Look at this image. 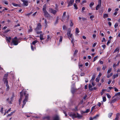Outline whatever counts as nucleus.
<instances>
[{
  "label": "nucleus",
  "instance_id": "14",
  "mask_svg": "<svg viewBox=\"0 0 120 120\" xmlns=\"http://www.w3.org/2000/svg\"><path fill=\"white\" fill-rule=\"evenodd\" d=\"M28 95H29L28 94H26L25 96V98L24 100L27 101L28 99Z\"/></svg>",
  "mask_w": 120,
  "mask_h": 120
},
{
  "label": "nucleus",
  "instance_id": "11",
  "mask_svg": "<svg viewBox=\"0 0 120 120\" xmlns=\"http://www.w3.org/2000/svg\"><path fill=\"white\" fill-rule=\"evenodd\" d=\"M74 0H70V1L68 3V6H69L72 5L73 4L74 2Z\"/></svg>",
  "mask_w": 120,
  "mask_h": 120
},
{
  "label": "nucleus",
  "instance_id": "10",
  "mask_svg": "<svg viewBox=\"0 0 120 120\" xmlns=\"http://www.w3.org/2000/svg\"><path fill=\"white\" fill-rule=\"evenodd\" d=\"M26 91H24L23 90H22V91L20 92V96H21V95H22V98L24 95H25L26 94Z\"/></svg>",
  "mask_w": 120,
  "mask_h": 120
},
{
  "label": "nucleus",
  "instance_id": "32",
  "mask_svg": "<svg viewBox=\"0 0 120 120\" xmlns=\"http://www.w3.org/2000/svg\"><path fill=\"white\" fill-rule=\"evenodd\" d=\"M76 31L75 33H78L79 32V29L77 28H76L75 29Z\"/></svg>",
  "mask_w": 120,
  "mask_h": 120
},
{
  "label": "nucleus",
  "instance_id": "56",
  "mask_svg": "<svg viewBox=\"0 0 120 120\" xmlns=\"http://www.w3.org/2000/svg\"><path fill=\"white\" fill-rule=\"evenodd\" d=\"M76 91L77 90H71V92L73 94H74L75 93Z\"/></svg>",
  "mask_w": 120,
  "mask_h": 120
},
{
  "label": "nucleus",
  "instance_id": "2",
  "mask_svg": "<svg viewBox=\"0 0 120 120\" xmlns=\"http://www.w3.org/2000/svg\"><path fill=\"white\" fill-rule=\"evenodd\" d=\"M46 4H44L43 7V11L44 13V15L45 17H50V15L46 10Z\"/></svg>",
  "mask_w": 120,
  "mask_h": 120
},
{
  "label": "nucleus",
  "instance_id": "34",
  "mask_svg": "<svg viewBox=\"0 0 120 120\" xmlns=\"http://www.w3.org/2000/svg\"><path fill=\"white\" fill-rule=\"evenodd\" d=\"M112 75H113V73H111L110 74V75L109 74V75H108L107 76V78H109L110 77L112 76Z\"/></svg>",
  "mask_w": 120,
  "mask_h": 120
},
{
  "label": "nucleus",
  "instance_id": "38",
  "mask_svg": "<svg viewBox=\"0 0 120 120\" xmlns=\"http://www.w3.org/2000/svg\"><path fill=\"white\" fill-rule=\"evenodd\" d=\"M9 98H8L7 99V101H8V102L9 103V104H11L12 103V102H11V101H8L9 100Z\"/></svg>",
  "mask_w": 120,
  "mask_h": 120
},
{
  "label": "nucleus",
  "instance_id": "18",
  "mask_svg": "<svg viewBox=\"0 0 120 120\" xmlns=\"http://www.w3.org/2000/svg\"><path fill=\"white\" fill-rule=\"evenodd\" d=\"M53 120H60L58 116H56L54 117Z\"/></svg>",
  "mask_w": 120,
  "mask_h": 120
},
{
  "label": "nucleus",
  "instance_id": "28",
  "mask_svg": "<svg viewBox=\"0 0 120 120\" xmlns=\"http://www.w3.org/2000/svg\"><path fill=\"white\" fill-rule=\"evenodd\" d=\"M29 28L30 29L29 30V32H31L32 31V29L31 26L30 25L29 26Z\"/></svg>",
  "mask_w": 120,
  "mask_h": 120
},
{
  "label": "nucleus",
  "instance_id": "59",
  "mask_svg": "<svg viewBox=\"0 0 120 120\" xmlns=\"http://www.w3.org/2000/svg\"><path fill=\"white\" fill-rule=\"evenodd\" d=\"M96 81L97 82H99V78H97L96 79Z\"/></svg>",
  "mask_w": 120,
  "mask_h": 120
},
{
  "label": "nucleus",
  "instance_id": "27",
  "mask_svg": "<svg viewBox=\"0 0 120 120\" xmlns=\"http://www.w3.org/2000/svg\"><path fill=\"white\" fill-rule=\"evenodd\" d=\"M0 108H1V109L0 110V112L2 113H3V107H1V106L0 105Z\"/></svg>",
  "mask_w": 120,
  "mask_h": 120
},
{
  "label": "nucleus",
  "instance_id": "24",
  "mask_svg": "<svg viewBox=\"0 0 120 120\" xmlns=\"http://www.w3.org/2000/svg\"><path fill=\"white\" fill-rule=\"evenodd\" d=\"M15 97V95L14 93H12V94L11 97V101H12L13 100V98Z\"/></svg>",
  "mask_w": 120,
  "mask_h": 120
},
{
  "label": "nucleus",
  "instance_id": "43",
  "mask_svg": "<svg viewBox=\"0 0 120 120\" xmlns=\"http://www.w3.org/2000/svg\"><path fill=\"white\" fill-rule=\"evenodd\" d=\"M98 56H96L94 58L93 62L95 61L97 59Z\"/></svg>",
  "mask_w": 120,
  "mask_h": 120
},
{
  "label": "nucleus",
  "instance_id": "52",
  "mask_svg": "<svg viewBox=\"0 0 120 120\" xmlns=\"http://www.w3.org/2000/svg\"><path fill=\"white\" fill-rule=\"evenodd\" d=\"M106 67L105 66L103 65V68H102V69L104 70H105V68H106Z\"/></svg>",
  "mask_w": 120,
  "mask_h": 120
},
{
  "label": "nucleus",
  "instance_id": "23",
  "mask_svg": "<svg viewBox=\"0 0 120 120\" xmlns=\"http://www.w3.org/2000/svg\"><path fill=\"white\" fill-rule=\"evenodd\" d=\"M101 6V5L98 4L96 7V10H98L99 8Z\"/></svg>",
  "mask_w": 120,
  "mask_h": 120
},
{
  "label": "nucleus",
  "instance_id": "33",
  "mask_svg": "<svg viewBox=\"0 0 120 120\" xmlns=\"http://www.w3.org/2000/svg\"><path fill=\"white\" fill-rule=\"evenodd\" d=\"M50 117L49 116H46L44 117V119H46L48 120H49Z\"/></svg>",
  "mask_w": 120,
  "mask_h": 120
},
{
  "label": "nucleus",
  "instance_id": "4",
  "mask_svg": "<svg viewBox=\"0 0 120 120\" xmlns=\"http://www.w3.org/2000/svg\"><path fill=\"white\" fill-rule=\"evenodd\" d=\"M41 26L40 23L37 24L36 28L35 29V31L37 33V34H40L42 33L41 31H38V30L41 29Z\"/></svg>",
  "mask_w": 120,
  "mask_h": 120
},
{
  "label": "nucleus",
  "instance_id": "49",
  "mask_svg": "<svg viewBox=\"0 0 120 120\" xmlns=\"http://www.w3.org/2000/svg\"><path fill=\"white\" fill-rule=\"evenodd\" d=\"M12 4L15 6H18L19 4H15L14 3H12Z\"/></svg>",
  "mask_w": 120,
  "mask_h": 120
},
{
  "label": "nucleus",
  "instance_id": "6",
  "mask_svg": "<svg viewBox=\"0 0 120 120\" xmlns=\"http://www.w3.org/2000/svg\"><path fill=\"white\" fill-rule=\"evenodd\" d=\"M114 96H113L112 98V100L110 101V103H114L115 102L118 100L116 98H114L115 97Z\"/></svg>",
  "mask_w": 120,
  "mask_h": 120
},
{
  "label": "nucleus",
  "instance_id": "50",
  "mask_svg": "<svg viewBox=\"0 0 120 120\" xmlns=\"http://www.w3.org/2000/svg\"><path fill=\"white\" fill-rule=\"evenodd\" d=\"M118 23L117 22L114 25V27L115 28H116L118 26Z\"/></svg>",
  "mask_w": 120,
  "mask_h": 120
},
{
  "label": "nucleus",
  "instance_id": "19",
  "mask_svg": "<svg viewBox=\"0 0 120 120\" xmlns=\"http://www.w3.org/2000/svg\"><path fill=\"white\" fill-rule=\"evenodd\" d=\"M22 95H21V96L19 100V105H20L21 104V101L22 100Z\"/></svg>",
  "mask_w": 120,
  "mask_h": 120
},
{
  "label": "nucleus",
  "instance_id": "35",
  "mask_svg": "<svg viewBox=\"0 0 120 120\" xmlns=\"http://www.w3.org/2000/svg\"><path fill=\"white\" fill-rule=\"evenodd\" d=\"M107 97L109 99L111 98V96L108 93H107L106 94Z\"/></svg>",
  "mask_w": 120,
  "mask_h": 120
},
{
  "label": "nucleus",
  "instance_id": "29",
  "mask_svg": "<svg viewBox=\"0 0 120 120\" xmlns=\"http://www.w3.org/2000/svg\"><path fill=\"white\" fill-rule=\"evenodd\" d=\"M113 113H110L108 114V117L109 118H110L112 115Z\"/></svg>",
  "mask_w": 120,
  "mask_h": 120
},
{
  "label": "nucleus",
  "instance_id": "57",
  "mask_svg": "<svg viewBox=\"0 0 120 120\" xmlns=\"http://www.w3.org/2000/svg\"><path fill=\"white\" fill-rule=\"evenodd\" d=\"M98 4L101 5V0H99L98 1Z\"/></svg>",
  "mask_w": 120,
  "mask_h": 120
},
{
  "label": "nucleus",
  "instance_id": "40",
  "mask_svg": "<svg viewBox=\"0 0 120 120\" xmlns=\"http://www.w3.org/2000/svg\"><path fill=\"white\" fill-rule=\"evenodd\" d=\"M38 42L37 41H33L32 43L33 45H34L35 44Z\"/></svg>",
  "mask_w": 120,
  "mask_h": 120
},
{
  "label": "nucleus",
  "instance_id": "36",
  "mask_svg": "<svg viewBox=\"0 0 120 120\" xmlns=\"http://www.w3.org/2000/svg\"><path fill=\"white\" fill-rule=\"evenodd\" d=\"M119 48H117L114 51V53L115 52H116L117 51H118L119 52Z\"/></svg>",
  "mask_w": 120,
  "mask_h": 120
},
{
  "label": "nucleus",
  "instance_id": "42",
  "mask_svg": "<svg viewBox=\"0 0 120 120\" xmlns=\"http://www.w3.org/2000/svg\"><path fill=\"white\" fill-rule=\"evenodd\" d=\"M106 99L105 97H104L103 98V100L104 102H105L106 101Z\"/></svg>",
  "mask_w": 120,
  "mask_h": 120
},
{
  "label": "nucleus",
  "instance_id": "47",
  "mask_svg": "<svg viewBox=\"0 0 120 120\" xmlns=\"http://www.w3.org/2000/svg\"><path fill=\"white\" fill-rule=\"evenodd\" d=\"M63 38V37L62 36H61L60 37V38L59 40V41L60 42H61L62 41Z\"/></svg>",
  "mask_w": 120,
  "mask_h": 120
},
{
  "label": "nucleus",
  "instance_id": "9",
  "mask_svg": "<svg viewBox=\"0 0 120 120\" xmlns=\"http://www.w3.org/2000/svg\"><path fill=\"white\" fill-rule=\"evenodd\" d=\"M21 1L23 2L24 5L27 6L28 5V1H25L24 0H21Z\"/></svg>",
  "mask_w": 120,
  "mask_h": 120
},
{
  "label": "nucleus",
  "instance_id": "31",
  "mask_svg": "<svg viewBox=\"0 0 120 120\" xmlns=\"http://www.w3.org/2000/svg\"><path fill=\"white\" fill-rule=\"evenodd\" d=\"M94 3L93 2H91L90 4V8L92 7V6H93L94 5Z\"/></svg>",
  "mask_w": 120,
  "mask_h": 120
},
{
  "label": "nucleus",
  "instance_id": "55",
  "mask_svg": "<svg viewBox=\"0 0 120 120\" xmlns=\"http://www.w3.org/2000/svg\"><path fill=\"white\" fill-rule=\"evenodd\" d=\"M10 30V29H8V30H7L5 31L4 32V33H7Z\"/></svg>",
  "mask_w": 120,
  "mask_h": 120
},
{
  "label": "nucleus",
  "instance_id": "61",
  "mask_svg": "<svg viewBox=\"0 0 120 120\" xmlns=\"http://www.w3.org/2000/svg\"><path fill=\"white\" fill-rule=\"evenodd\" d=\"M94 17V16L93 15H91L90 17V19H91L93 18Z\"/></svg>",
  "mask_w": 120,
  "mask_h": 120
},
{
  "label": "nucleus",
  "instance_id": "7",
  "mask_svg": "<svg viewBox=\"0 0 120 120\" xmlns=\"http://www.w3.org/2000/svg\"><path fill=\"white\" fill-rule=\"evenodd\" d=\"M69 115L71 116L73 118H76V115L75 113H71L69 114Z\"/></svg>",
  "mask_w": 120,
  "mask_h": 120
},
{
  "label": "nucleus",
  "instance_id": "20",
  "mask_svg": "<svg viewBox=\"0 0 120 120\" xmlns=\"http://www.w3.org/2000/svg\"><path fill=\"white\" fill-rule=\"evenodd\" d=\"M108 88L110 90H111V89H114V90H117V88L115 87H108Z\"/></svg>",
  "mask_w": 120,
  "mask_h": 120
},
{
  "label": "nucleus",
  "instance_id": "64",
  "mask_svg": "<svg viewBox=\"0 0 120 120\" xmlns=\"http://www.w3.org/2000/svg\"><path fill=\"white\" fill-rule=\"evenodd\" d=\"M75 1L76 3H79L80 2V0H76Z\"/></svg>",
  "mask_w": 120,
  "mask_h": 120
},
{
  "label": "nucleus",
  "instance_id": "1",
  "mask_svg": "<svg viewBox=\"0 0 120 120\" xmlns=\"http://www.w3.org/2000/svg\"><path fill=\"white\" fill-rule=\"evenodd\" d=\"M8 75V73L5 74L4 76L3 79V81L4 82V83L5 84L6 86L7 87V90H8L9 89V87L8 84V82L7 80Z\"/></svg>",
  "mask_w": 120,
  "mask_h": 120
},
{
  "label": "nucleus",
  "instance_id": "17",
  "mask_svg": "<svg viewBox=\"0 0 120 120\" xmlns=\"http://www.w3.org/2000/svg\"><path fill=\"white\" fill-rule=\"evenodd\" d=\"M114 96L115 97L116 96H118L119 97L118 98V99H120V92L116 93Z\"/></svg>",
  "mask_w": 120,
  "mask_h": 120
},
{
  "label": "nucleus",
  "instance_id": "46",
  "mask_svg": "<svg viewBox=\"0 0 120 120\" xmlns=\"http://www.w3.org/2000/svg\"><path fill=\"white\" fill-rule=\"evenodd\" d=\"M74 7L75 9H78V8L76 4H74Z\"/></svg>",
  "mask_w": 120,
  "mask_h": 120
},
{
  "label": "nucleus",
  "instance_id": "44",
  "mask_svg": "<svg viewBox=\"0 0 120 120\" xmlns=\"http://www.w3.org/2000/svg\"><path fill=\"white\" fill-rule=\"evenodd\" d=\"M111 71H112V69L111 68H110L108 70V71H107V73L108 74Z\"/></svg>",
  "mask_w": 120,
  "mask_h": 120
},
{
  "label": "nucleus",
  "instance_id": "13",
  "mask_svg": "<svg viewBox=\"0 0 120 120\" xmlns=\"http://www.w3.org/2000/svg\"><path fill=\"white\" fill-rule=\"evenodd\" d=\"M6 41L9 43H10L11 39V38L10 37H6Z\"/></svg>",
  "mask_w": 120,
  "mask_h": 120
},
{
  "label": "nucleus",
  "instance_id": "12",
  "mask_svg": "<svg viewBox=\"0 0 120 120\" xmlns=\"http://www.w3.org/2000/svg\"><path fill=\"white\" fill-rule=\"evenodd\" d=\"M120 115V114L119 113H117L116 114V118L114 120H118Z\"/></svg>",
  "mask_w": 120,
  "mask_h": 120
},
{
  "label": "nucleus",
  "instance_id": "41",
  "mask_svg": "<svg viewBox=\"0 0 120 120\" xmlns=\"http://www.w3.org/2000/svg\"><path fill=\"white\" fill-rule=\"evenodd\" d=\"M90 109H86V111L84 112V113H87L88 112L90 111Z\"/></svg>",
  "mask_w": 120,
  "mask_h": 120
},
{
  "label": "nucleus",
  "instance_id": "37",
  "mask_svg": "<svg viewBox=\"0 0 120 120\" xmlns=\"http://www.w3.org/2000/svg\"><path fill=\"white\" fill-rule=\"evenodd\" d=\"M70 25L71 26H72L73 25V23L72 22V20H70Z\"/></svg>",
  "mask_w": 120,
  "mask_h": 120
},
{
  "label": "nucleus",
  "instance_id": "39",
  "mask_svg": "<svg viewBox=\"0 0 120 120\" xmlns=\"http://www.w3.org/2000/svg\"><path fill=\"white\" fill-rule=\"evenodd\" d=\"M66 12H64L63 16V19H64L65 15H66Z\"/></svg>",
  "mask_w": 120,
  "mask_h": 120
},
{
  "label": "nucleus",
  "instance_id": "54",
  "mask_svg": "<svg viewBox=\"0 0 120 120\" xmlns=\"http://www.w3.org/2000/svg\"><path fill=\"white\" fill-rule=\"evenodd\" d=\"M58 19H59L58 17H57V19H56V21L55 22V24H57L58 23Z\"/></svg>",
  "mask_w": 120,
  "mask_h": 120
},
{
  "label": "nucleus",
  "instance_id": "21",
  "mask_svg": "<svg viewBox=\"0 0 120 120\" xmlns=\"http://www.w3.org/2000/svg\"><path fill=\"white\" fill-rule=\"evenodd\" d=\"M82 117V116L81 115H79L78 113H77L76 117V118H80Z\"/></svg>",
  "mask_w": 120,
  "mask_h": 120
},
{
  "label": "nucleus",
  "instance_id": "45",
  "mask_svg": "<svg viewBox=\"0 0 120 120\" xmlns=\"http://www.w3.org/2000/svg\"><path fill=\"white\" fill-rule=\"evenodd\" d=\"M78 52V50H75V51L74 53V56H75L76 53Z\"/></svg>",
  "mask_w": 120,
  "mask_h": 120
},
{
  "label": "nucleus",
  "instance_id": "58",
  "mask_svg": "<svg viewBox=\"0 0 120 120\" xmlns=\"http://www.w3.org/2000/svg\"><path fill=\"white\" fill-rule=\"evenodd\" d=\"M26 101L23 100V104L25 105L26 103Z\"/></svg>",
  "mask_w": 120,
  "mask_h": 120
},
{
  "label": "nucleus",
  "instance_id": "26",
  "mask_svg": "<svg viewBox=\"0 0 120 120\" xmlns=\"http://www.w3.org/2000/svg\"><path fill=\"white\" fill-rule=\"evenodd\" d=\"M118 73L116 75H114L112 76L113 78L114 79H115L116 77H117L118 76Z\"/></svg>",
  "mask_w": 120,
  "mask_h": 120
},
{
  "label": "nucleus",
  "instance_id": "60",
  "mask_svg": "<svg viewBox=\"0 0 120 120\" xmlns=\"http://www.w3.org/2000/svg\"><path fill=\"white\" fill-rule=\"evenodd\" d=\"M101 105V103L100 102H98L97 105L98 106H99V107H100Z\"/></svg>",
  "mask_w": 120,
  "mask_h": 120
},
{
  "label": "nucleus",
  "instance_id": "62",
  "mask_svg": "<svg viewBox=\"0 0 120 120\" xmlns=\"http://www.w3.org/2000/svg\"><path fill=\"white\" fill-rule=\"evenodd\" d=\"M63 28L64 30H66V27L65 25L63 26Z\"/></svg>",
  "mask_w": 120,
  "mask_h": 120
},
{
  "label": "nucleus",
  "instance_id": "53",
  "mask_svg": "<svg viewBox=\"0 0 120 120\" xmlns=\"http://www.w3.org/2000/svg\"><path fill=\"white\" fill-rule=\"evenodd\" d=\"M95 106H93L91 108V112H92V111L95 109Z\"/></svg>",
  "mask_w": 120,
  "mask_h": 120
},
{
  "label": "nucleus",
  "instance_id": "30",
  "mask_svg": "<svg viewBox=\"0 0 120 120\" xmlns=\"http://www.w3.org/2000/svg\"><path fill=\"white\" fill-rule=\"evenodd\" d=\"M108 17V14H105L103 16V17L104 18H105Z\"/></svg>",
  "mask_w": 120,
  "mask_h": 120
},
{
  "label": "nucleus",
  "instance_id": "15",
  "mask_svg": "<svg viewBox=\"0 0 120 120\" xmlns=\"http://www.w3.org/2000/svg\"><path fill=\"white\" fill-rule=\"evenodd\" d=\"M71 88L72 90H76L77 89L75 87V83L72 84L71 86Z\"/></svg>",
  "mask_w": 120,
  "mask_h": 120
},
{
  "label": "nucleus",
  "instance_id": "63",
  "mask_svg": "<svg viewBox=\"0 0 120 120\" xmlns=\"http://www.w3.org/2000/svg\"><path fill=\"white\" fill-rule=\"evenodd\" d=\"M102 47L104 49H105L106 48V46L105 45H102Z\"/></svg>",
  "mask_w": 120,
  "mask_h": 120
},
{
  "label": "nucleus",
  "instance_id": "48",
  "mask_svg": "<svg viewBox=\"0 0 120 120\" xmlns=\"http://www.w3.org/2000/svg\"><path fill=\"white\" fill-rule=\"evenodd\" d=\"M55 5H56V7H55V9L56 10H58V6L57 4H56Z\"/></svg>",
  "mask_w": 120,
  "mask_h": 120
},
{
  "label": "nucleus",
  "instance_id": "5",
  "mask_svg": "<svg viewBox=\"0 0 120 120\" xmlns=\"http://www.w3.org/2000/svg\"><path fill=\"white\" fill-rule=\"evenodd\" d=\"M49 12L54 14V15H55L57 12V11L56 10H54L51 8H49Z\"/></svg>",
  "mask_w": 120,
  "mask_h": 120
},
{
  "label": "nucleus",
  "instance_id": "8",
  "mask_svg": "<svg viewBox=\"0 0 120 120\" xmlns=\"http://www.w3.org/2000/svg\"><path fill=\"white\" fill-rule=\"evenodd\" d=\"M12 43H13L14 45H17L18 43V42L17 41H16L14 39L12 40Z\"/></svg>",
  "mask_w": 120,
  "mask_h": 120
},
{
  "label": "nucleus",
  "instance_id": "51",
  "mask_svg": "<svg viewBox=\"0 0 120 120\" xmlns=\"http://www.w3.org/2000/svg\"><path fill=\"white\" fill-rule=\"evenodd\" d=\"M50 38V36L49 35H48L47 36V40H46V41L47 42L48 41L49 38Z\"/></svg>",
  "mask_w": 120,
  "mask_h": 120
},
{
  "label": "nucleus",
  "instance_id": "3",
  "mask_svg": "<svg viewBox=\"0 0 120 120\" xmlns=\"http://www.w3.org/2000/svg\"><path fill=\"white\" fill-rule=\"evenodd\" d=\"M71 30L70 29H69L68 30L67 34L68 36V38L70 39V38H71V42L73 44V45H74V43L73 42V41L74 40V39L73 36H72V34H71Z\"/></svg>",
  "mask_w": 120,
  "mask_h": 120
},
{
  "label": "nucleus",
  "instance_id": "25",
  "mask_svg": "<svg viewBox=\"0 0 120 120\" xmlns=\"http://www.w3.org/2000/svg\"><path fill=\"white\" fill-rule=\"evenodd\" d=\"M99 116V115L98 114H97L93 117V119H96Z\"/></svg>",
  "mask_w": 120,
  "mask_h": 120
},
{
  "label": "nucleus",
  "instance_id": "22",
  "mask_svg": "<svg viewBox=\"0 0 120 120\" xmlns=\"http://www.w3.org/2000/svg\"><path fill=\"white\" fill-rule=\"evenodd\" d=\"M92 86L90 84H89V90H93V89L92 88Z\"/></svg>",
  "mask_w": 120,
  "mask_h": 120
},
{
  "label": "nucleus",
  "instance_id": "16",
  "mask_svg": "<svg viewBox=\"0 0 120 120\" xmlns=\"http://www.w3.org/2000/svg\"><path fill=\"white\" fill-rule=\"evenodd\" d=\"M95 77H96L95 75V74L93 75L92 77V79L90 81V82H93V81L94 80V79L95 78Z\"/></svg>",
  "mask_w": 120,
  "mask_h": 120
}]
</instances>
